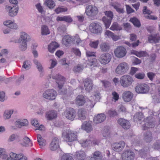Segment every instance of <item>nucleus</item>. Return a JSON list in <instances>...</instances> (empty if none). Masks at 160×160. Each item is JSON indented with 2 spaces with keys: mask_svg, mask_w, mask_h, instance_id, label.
Here are the masks:
<instances>
[{
  "mask_svg": "<svg viewBox=\"0 0 160 160\" xmlns=\"http://www.w3.org/2000/svg\"><path fill=\"white\" fill-rule=\"evenodd\" d=\"M19 45L18 48L20 51L22 52L24 51L27 48V43L24 42H18Z\"/></svg>",
  "mask_w": 160,
  "mask_h": 160,
  "instance_id": "obj_46",
  "label": "nucleus"
},
{
  "mask_svg": "<svg viewBox=\"0 0 160 160\" xmlns=\"http://www.w3.org/2000/svg\"><path fill=\"white\" fill-rule=\"evenodd\" d=\"M135 154L131 149L125 150L122 155V160H134Z\"/></svg>",
  "mask_w": 160,
  "mask_h": 160,
  "instance_id": "obj_7",
  "label": "nucleus"
},
{
  "mask_svg": "<svg viewBox=\"0 0 160 160\" xmlns=\"http://www.w3.org/2000/svg\"><path fill=\"white\" fill-rule=\"evenodd\" d=\"M112 58L111 55L108 53H103L101 54L99 58L100 62L104 65L108 63Z\"/></svg>",
  "mask_w": 160,
  "mask_h": 160,
  "instance_id": "obj_10",
  "label": "nucleus"
},
{
  "mask_svg": "<svg viewBox=\"0 0 160 160\" xmlns=\"http://www.w3.org/2000/svg\"><path fill=\"white\" fill-rule=\"evenodd\" d=\"M152 148L155 150H158L160 148V141L157 140L153 144Z\"/></svg>",
  "mask_w": 160,
  "mask_h": 160,
  "instance_id": "obj_53",
  "label": "nucleus"
},
{
  "mask_svg": "<svg viewBox=\"0 0 160 160\" xmlns=\"http://www.w3.org/2000/svg\"><path fill=\"white\" fill-rule=\"evenodd\" d=\"M98 11H85L87 15L89 16H92L95 15L98 13Z\"/></svg>",
  "mask_w": 160,
  "mask_h": 160,
  "instance_id": "obj_56",
  "label": "nucleus"
},
{
  "mask_svg": "<svg viewBox=\"0 0 160 160\" xmlns=\"http://www.w3.org/2000/svg\"><path fill=\"white\" fill-rule=\"evenodd\" d=\"M110 5L116 10H123V9L121 8V5L118 2L112 3Z\"/></svg>",
  "mask_w": 160,
  "mask_h": 160,
  "instance_id": "obj_49",
  "label": "nucleus"
},
{
  "mask_svg": "<svg viewBox=\"0 0 160 160\" xmlns=\"http://www.w3.org/2000/svg\"><path fill=\"white\" fill-rule=\"evenodd\" d=\"M92 122L85 121L82 125V129L88 133L92 130Z\"/></svg>",
  "mask_w": 160,
  "mask_h": 160,
  "instance_id": "obj_20",
  "label": "nucleus"
},
{
  "mask_svg": "<svg viewBox=\"0 0 160 160\" xmlns=\"http://www.w3.org/2000/svg\"><path fill=\"white\" fill-rule=\"evenodd\" d=\"M118 123L124 129H128L130 127L131 124L127 120L120 118L118 121Z\"/></svg>",
  "mask_w": 160,
  "mask_h": 160,
  "instance_id": "obj_17",
  "label": "nucleus"
},
{
  "mask_svg": "<svg viewBox=\"0 0 160 160\" xmlns=\"http://www.w3.org/2000/svg\"><path fill=\"white\" fill-rule=\"evenodd\" d=\"M78 119L81 120H85L86 118L87 112L85 109L81 108L78 111Z\"/></svg>",
  "mask_w": 160,
  "mask_h": 160,
  "instance_id": "obj_27",
  "label": "nucleus"
},
{
  "mask_svg": "<svg viewBox=\"0 0 160 160\" xmlns=\"http://www.w3.org/2000/svg\"><path fill=\"white\" fill-rule=\"evenodd\" d=\"M160 40V37L158 34L151 35L148 37V41L150 43H158Z\"/></svg>",
  "mask_w": 160,
  "mask_h": 160,
  "instance_id": "obj_26",
  "label": "nucleus"
},
{
  "mask_svg": "<svg viewBox=\"0 0 160 160\" xmlns=\"http://www.w3.org/2000/svg\"><path fill=\"white\" fill-rule=\"evenodd\" d=\"M106 118V115L103 113L98 114L94 117V122L96 123H100L104 121Z\"/></svg>",
  "mask_w": 160,
  "mask_h": 160,
  "instance_id": "obj_22",
  "label": "nucleus"
},
{
  "mask_svg": "<svg viewBox=\"0 0 160 160\" xmlns=\"http://www.w3.org/2000/svg\"><path fill=\"white\" fill-rule=\"evenodd\" d=\"M144 140L147 143H150L152 140L153 137L152 132L149 131L146 132L143 135Z\"/></svg>",
  "mask_w": 160,
  "mask_h": 160,
  "instance_id": "obj_24",
  "label": "nucleus"
},
{
  "mask_svg": "<svg viewBox=\"0 0 160 160\" xmlns=\"http://www.w3.org/2000/svg\"><path fill=\"white\" fill-rule=\"evenodd\" d=\"M20 156H22V154H17L13 152H11L10 154L9 157L12 158L14 160H18Z\"/></svg>",
  "mask_w": 160,
  "mask_h": 160,
  "instance_id": "obj_50",
  "label": "nucleus"
},
{
  "mask_svg": "<svg viewBox=\"0 0 160 160\" xmlns=\"http://www.w3.org/2000/svg\"><path fill=\"white\" fill-rule=\"evenodd\" d=\"M104 13L107 18L105 16L103 17L102 20L105 25L106 28H107L109 27L111 24L113 15L111 11H106Z\"/></svg>",
  "mask_w": 160,
  "mask_h": 160,
  "instance_id": "obj_3",
  "label": "nucleus"
},
{
  "mask_svg": "<svg viewBox=\"0 0 160 160\" xmlns=\"http://www.w3.org/2000/svg\"><path fill=\"white\" fill-rule=\"evenodd\" d=\"M13 110H5L4 112L3 117L5 119H8L10 118L11 115L13 113Z\"/></svg>",
  "mask_w": 160,
  "mask_h": 160,
  "instance_id": "obj_37",
  "label": "nucleus"
},
{
  "mask_svg": "<svg viewBox=\"0 0 160 160\" xmlns=\"http://www.w3.org/2000/svg\"><path fill=\"white\" fill-rule=\"evenodd\" d=\"M62 136L67 141L72 142L76 140L77 138L76 132L70 130H66L62 133Z\"/></svg>",
  "mask_w": 160,
  "mask_h": 160,
  "instance_id": "obj_1",
  "label": "nucleus"
},
{
  "mask_svg": "<svg viewBox=\"0 0 160 160\" xmlns=\"http://www.w3.org/2000/svg\"><path fill=\"white\" fill-rule=\"evenodd\" d=\"M33 62L36 66L37 68L39 71H42L43 69V67L40 62L38 60L34 59L33 60Z\"/></svg>",
  "mask_w": 160,
  "mask_h": 160,
  "instance_id": "obj_43",
  "label": "nucleus"
},
{
  "mask_svg": "<svg viewBox=\"0 0 160 160\" xmlns=\"http://www.w3.org/2000/svg\"><path fill=\"white\" fill-rule=\"evenodd\" d=\"M52 78L55 80L59 89H62L65 81V78L59 74L55 75H52Z\"/></svg>",
  "mask_w": 160,
  "mask_h": 160,
  "instance_id": "obj_9",
  "label": "nucleus"
},
{
  "mask_svg": "<svg viewBox=\"0 0 160 160\" xmlns=\"http://www.w3.org/2000/svg\"><path fill=\"white\" fill-rule=\"evenodd\" d=\"M85 102V98L83 95H78L75 99L76 104L79 106L83 105Z\"/></svg>",
  "mask_w": 160,
  "mask_h": 160,
  "instance_id": "obj_25",
  "label": "nucleus"
},
{
  "mask_svg": "<svg viewBox=\"0 0 160 160\" xmlns=\"http://www.w3.org/2000/svg\"><path fill=\"white\" fill-rule=\"evenodd\" d=\"M156 124V119L152 116H150L146 118V122L142 125L143 129L145 130L147 128L154 127Z\"/></svg>",
  "mask_w": 160,
  "mask_h": 160,
  "instance_id": "obj_5",
  "label": "nucleus"
},
{
  "mask_svg": "<svg viewBox=\"0 0 160 160\" xmlns=\"http://www.w3.org/2000/svg\"><path fill=\"white\" fill-rule=\"evenodd\" d=\"M133 97V93L130 91H126L123 92L122 94V99L125 102H129L132 98Z\"/></svg>",
  "mask_w": 160,
  "mask_h": 160,
  "instance_id": "obj_19",
  "label": "nucleus"
},
{
  "mask_svg": "<svg viewBox=\"0 0 160 160\" xmlns=\"http://www.w3.org/2000/svg\"><path fill=\"white\" fill-rule=\"evenodd\" d=\"M57 116L56 112L54 110L48 112L46 114V117L48 120H51L55 118Z\"/></svg>",
  "mask_w": 160,
  "mask_h": 160,
  "instance_id": "obj_28",
  "label": "nucleus"
},
{
  "mask_svg": "<svg viewBox=\"0 0 160 160\" xmlns=\"http://www.w3.org/2000/svg\"><path fill=\"white\" fill-rule=\"evenodd\" d=\"M30 141L29 138L27 137H25L22 139V142H21V144L25 147H28L29 146V143Z\"/></svg>",
  "mask_w": 160,
  "mask_h": 160,
  "instance_id": "obj_45",
  "label": "nucleus"
},
{
  "mask_svg": "<svg viewBox=\"0 0 160 160\" xmlns=\"http://www.w3.org/2000/svg\"><path fill=\"white\" fill-rule=\"evenodd\" d=\"M131 53L135 55L139 58L142 57H146L148 55L147 52L145 51H140L138 52L134 50L131 51Z\"/></svg>",
  "mask_w": 160,
  "mask_h": 160,
  "instance_id": "obj_34",
  "label": "nucleus"
},
{
  "mask_svg": "<svg viewBox=\"0 0 160 160\" xmlns=\"http://www.w3.org/2000/svg\"><path fill=\"white\" fill-rule=\"evenodd\" d=\"M59 141L56 138H53L50 144L49 148L51 151H55L59 148Z\"/></svg>",
  "mask_w": 160,
  "mask_h": 160,
  "instance_id": "obj_18",
  "label": "nucleus"
},
{
  "mask_svg": "<svg viewBox=\"0 0 160 160\" xmlns=\"http://www.w3.org/2000/svg\"><path fill=\"white\" fill-rule=\"evenodd\" d=\"M31 39L30 36L24 32H21L20 33V36L18 40V42L27 43Z\"/></svg>",
  "mask_w": 160,
  "mask_h": 160,
  "instance_id": "obj_14",
  "label": "nucleus"
},
{
  "mask_svg": "<svg viewBox=\"0 0 160 160\" xmlns=\"http://www.w3.org/2000/svg\"><path fill=\"white\" fill-rule=\"evenodd\" d=\"M72 158V156L69 154L63 155L62 157L61 160H71V159Z\"/></svg>",
  "mask_w": 160,
  "mask_h": 160,
  "instance_id": "obj_58",
  "label": "nucleus"
},
{
  "mask_svg": "<svg viewBox=\"0 0 160 160\" xmlns=\"http://www.w3.org/2000/svg\"><path fill=\"white\" fill-rule=\"evenodd\" d=\"M102 156L101 152L99 151H96L93 154V156L91 157L90 160H101Z\"/></svg>",
  "mask_w": 160,
  "mask_h": 160,
  "instance_id": "obj_31",
  "label": "nucleus"
},
{
  "mask_svg": "<svg viewBox=\"0 0 160 160\" xmlns=\"http://www.w3.org/2000/svg\"><path fill=\"white\" fill-rule=\"evenodd\" d=\"M89 29L92 33L96 34L101 33L102 31V28L98 24L93 22L89 26Z\"/></svg>",
  "mask_w": 160,
  "mask_h": 160,
  "instance_id": "obj_11",
  "label": "nucleus"
},
{
  "mask_svg": "<svg viewBox=\"0 0 160 160\" xmlns=\"http://www.w3.org/2000/svg\"><path fill=\"white\" fill-rule=\"evenodd\" d=\"M130 21L136 27L139 28L141 26L139 21L135 18H131Z\"/></svg>",
  "mask_w": 160,
  "mask_h": 160,
  "instance_id": "obj_41",
  "label": "nucleus"
},
{
  "mask_svg": "<svg viewBox=\"0 0 160 160\" xmlns=\"http://www.w3.org/2000/svg\"><path fill=\"white\" fill-rule=\"evenodd\" d=\"M57 95V93L55 91L52 89H48L44 92L43 97L46 99L52 100L55 99Z\"/></svg>",
  "mask_w": 160,
  "mask_h": 160,
  "instance_id": "obj_8",
  "label": "nucleus"
},
{
  "mask_svg": "<svg viewBox=\"0 0 160 160\" xmlns=\"http://www.w3.org/2000/svg\"><path fill=\"white\" fill-rule=\"evenodd\" d=\"M139 43V40H137L136 42H134L132 43H130V42H126L125 43L127 45L129 46V47H132L134 48L138 46V44Z\"/></svg>",
  "mask_w": 160,
  "mask_h": 160,
  "instance_id": "obj_54",
  "label": "nucleus"
},
{
  "mask_svg": "<svg viewBox=\"0 0 160 160\" xmlns=\"http://www.w3.org/2000/svg\"><path fill=\"white\" fill-rule=\"evenodd\" d=\"M65 44L68 46L69 44H71L74 41V38L69 35L66 36L64 37Z\"/></svg>",
  "mask_w": 160,
  "mask_h": 160,
  "instance_id": "obj_39",
  "label": "nucleus"
},
{
  "mask_svg": "<svg viewBox=\"0 0 160 160\" xmlns=\"http://www.w3.org/2000/svg\"><path fill=\"white\" fill-rule=\"evenodd\" d=\"M28 121L26 119L18 120L15 122V125L16 126H18L19 128H21L22 126H27L28 125Z\"/></svg>",
  "mask_w": 160,
  "mask_h": 160,
  "instance_id": "obj_32",
  "label": "nucleus"
},
{
  "mask_svg": "<svg viewBox=\"0 0 160 160\" xmlns=\"http://www.w3.org/2000/svg\"><path fill=\"white\" fill-rule=\"evenodd\" d=\"M50 33V32L47 26L43 25L41 28V34L42 35H46Z\"/></svg>",
  "mask_w": 160,
  "mask_h": 160,
  "instance_id": "obj_40",
  "label": "nucleus"
},
{
  "mask_svg": "<svg viewBox=\"0 0 160 160\" xmlns=\"http://www.w3.org/2000/svg\"><path fill=\"white\" fill-rule=\"evenodd\" d=\"M38 142L39 145L41 146H44L46 145V140L43 138L40 134H38L37 135Z\"/></svg>",
  "mask_w": 160,
  "mask_h": 160,
  "instance_id": "obj_36",
  "label": "nucleus"
},
{
  "mask_svg": "<svg viewBox=\"0 0 160 160\" xmlns=\"http://www.w3.org/2000/svg\"><path fill=\"white\" fill-rule=\"evenodd\" d=\"M64 114L67 119L73 121L76 116V112L74 109L70 108L66 109Z\"/></svg>",
  "mask_w": 160,
  "mask_h": 160,
  "instance_id": "obj_12",
  "label": "nucleus"
},
{
  "mask_svg": "<svg viewBox=\"0 0 160 160\" xmlns=\"http://www.w3.org/2000/svg\"><path fill=\"white\" fill-rule=\"evenodd\" d=\"M112 98L114 99L115 101L118 100L119 99V95L117 92L115 91L112 92Z\"/></svg>",
  "mask_w": 160,
  "mask_h": 160,
  "instance_id": "obj_61",
  "label": "nucleus"
},
{
  "mask_svg": "<svg viewBox=\"0 0 160 160\" xmlns=\"http://www.w3.org/2000/svg\"><path fill=\"white\" fill-rule=\"evenodd\" d=\"M44 3L50 9L53 8L55 6V3L52 0H46Z\"/></svg>",
  "mask_w": 160,
  "mask_h": 160,
  "instance_id": "obj_38",
  "label": "nucleus"
},
{
  "mask_svg": "<svg viewBox=\"0 0 160 160\" xmlns=\"http://www.w3.org/2000/svg\"><path fill=\"white\" fill-rule=\"evenodd\" d=\"M126 53V49L123 47H118L114 50L115 56L119 58H122L125 56Z\"/></svg>",
  "mask_w": 160,
  "mask_h": 160,
  "instance_id": "obj_13",
  "label": "nucleus"
},
{
  "mask_svg": "<svg viewBox=\"0 0 160 160\" xmlns=\"http://www.w3.org/2000/svg\"><path fill=\"white\" fill-rule=\"evenodd\" d=\"M110 29L112 31H118L120 30L121 28L117 22H114L112 23Z\"/></svg>",
  "mask_w": 160,
  "mask_h": 160,
  "instance_id": "obj_42",
  "label": "nucleus"
},
{
  "mask_svg": "<svg viewBox=\"0 0 160 160\" xmlns=\"http://www.w3.org/2000/svg\"><path fill=\"white\" fill-rule=\"evenodd\" d=\"M133 82L132 77L129 75H124L122 76L119 80L121 86L124 88L129 87Z\"/></svg>",
  "mask_w": 160,
  "mask_h": 160,
  "instance_id": "obj_2",
  "label": "nucleus"
},
{
  "mask_svg": "<svg viewBox=\"0 0 160 160\" xmlns=\"http://www.w3.org/2000/svg\"><path fill=\"white\" fill-rule=\"evenodd\" d=\"M150 11H143V14H144V17L149 19H152L155 20L157 19V18H153V16L150 15V13L149 12Z\"/></svg>",
  "mask_w": 160,
  "mask_h": 160,
  "instance_id": "obj_47",
  "label": "nucleus"
},
{
  "mask_svg": "<svg viewBox=\"0 0 160 160\" xmlns=\"http://www.w3.org/2000/svg\"><path fill=\"white\" fill-rule=\"evenodd\" d=\"M86 157L85 153L82 150L76 152L74 155L75 158L77 160H84Z\"/></svg>",
  "mask_w": 160,
  "mask_h": 160,
  "instance_id": "obj_23",
  "label": "nucleus"
},
{
  "mask_svg": "<svg viewBox=\"0 0 160 160\" xmlns=\"http://www.w3.org/2000/svg\"><path fill=\"white\" fill-rule=\"evenodd\" d=\"M18 11H8V15L11 17H14L16 16L18 13Z\"/></svg>",
  "mask_w": 160,
  "mask_h": 160,
  "instance_id": "obj_63",
  "label": "nucleus"
},
{
  "mask_svg": "<svg viewBox=\"0 0 160 160\" xmlns=\"http://www.w3.org/2000/svg\"><path fill=\"white\" fill-rule=\"evenodd\" d=\"M22 67L27 70H28L31 68L30 62L29 61H25L23 62Z\"/></svg>",
  "mask_w": 160,
  "mask_h": 160,
  "instance_id": "obj_51",
  "label": "nucleus"
},
{
  "mask_svg": "<svg viewBox=\"0 0 160 160\" xmlns=\"http://www.w3.org/2000/svg\"><path fill=\"white\" fill-rule=\"evenodd\" d=\"M125 146V143L123 141L118 143H114L112 145V148L114 151L119 152L122 150Z\"/></svg>",
  "mask_w": 160,
  "mask_h": 160,
  "instance_id": "obj_15",
  "label": "nucleus"
},
{
  "mask_svg": "<svg viewBox=\"0 0 160 160\" xmlns=\"http://www.w3.org/2000/svg\"><path fill=\"white\" fill-rule=\"evenodd\" d=\"M89 62L88 64L91 66L92 65H93L94 66L97 65V60L95 58H92L91 60H90V61H89Z\"/></svg>",
  "mask_w": 160,
  "mask_h": 160,
  "instance_id": "obj_57",
  "label": "nucleus"
},
{
  "mask_svg": "<svg viewBox=\"0 0 160 160\" xmlns=\"http://www.w3.org/2000/svg\"><path fill=\"white\" fill-rule=\"evenodd\" d=\"M145 75V74L143 72H139L136 73L135 75V77L138 79H142L144 78Z\"/></svg>",
  "mask_w": 160,
  "mask_h": 160,
  "instance_id": "obj_55",
  "label": "nucleus"
},
{
  "mask_svg": "<svg viewBox=\"0 0 160 160\" xmlns=\"http://www.w3.org/2000/svg\"><path fill=\"white\" fill-rule=\"evenodd\" d=\"M149 90V86L145 83L137 84L135 88V91L138 93H146Z\"/></svg>",
  "mask_w": 160,
  "mask_h": 160,
  "instance_id": "obj_6",
  "label": "nucleus"
},
{
  "mask_svg": "<svg viewBox=\"0 0 160 160\" xmlns=\"http://www.w3.org/2000/svg\"><path fill=\"white\" fill-rule=\"evenodd\" d=\"M59 47L58 44L55 42H52L48 46V49L51 53H53L56 49Z\"/></svg>",
  "mask_w": 160,
  "mask_h": 160,
  "instance_id": "obj_29",
  "label": "nucleus"
},
{
  "mask_svg": "<svg viewBox=\"0 0 160 160\" xmlns=\"http://www.w3.org/2000/svg\"><path fill=\"white\" fill-rule=\"evenodd\" d=\"M49 13L48 12H46V11H38L37 13L38 15L43 18L44 20L47 17V15Z\"/></svg>",
  "mask_w": 160,
  "mask_h": 160,
  "instance_id": "obj_48",
  "label": "nucleus"
},
{
  "mask_svg": "<svg viewBox=\"0 0 160 160\" xmlns=\"http://www.w3.org/2000/svg\"><path fill=\"white\" fill-rule=\"evenodd\" d=\"M143 118V114L141 112L136 113L134 116L133 120L138 123L141 121Z\"/></svg>",
  "mask_w": 160,
  "mask_h": 160,
  "instance_id": "obj_35",
  "label": "nucleus"
},
{
  "mask_svg": "<svg viewBox=\"0 0 160 160\" xmlns=\"http://www.w3.org/2000/svg\"><path fill=\"white\" fill-rule=\"evenodd\" d=\"M85 89L88 92H89L93 88V84L92 80L88 78H87L84 81Z\"/></svg>",
  "mask_w": 160,
  "mask_h": 160,
  "instance_id": "obj_16",
  "label": "nucleus"
},
{
  "mask_svg": "<svg viewBox=\"0 0 160 160\" xmlns=\"http://www.w3.org/2000/svg\"><path fill=\"white\" fill-rule=\"evenodd\" d=\"M148 77L150 80L152 81L153 78L155 76V74L153 72H150L147 74Z\"/></svg>",
  "mask_w": 160,
  "mask_h": 160,
  "instance_id": "obj_62",
  "label": "nucleus"
},
{
  "mask_svg": "<svg viewBox=\"0 0 160 160\" xmlns=\"http://www.w3.org/2000/svg\"><path fill=\"white\" fill-rule=\"evenodd\" d=\"M100 95V93L99 92H95L94 95V97L95 98V99L93 100H89V101L88 102V103L90 107L93 108L96 102L99 101L101 98Z\"/></svg>",
  "mask_w": 160,
  "mask_h": 160,
  "instance_id": "obj_21",
  "label": "nucleus"
},
{
  "mask_svg": "<svg viewBox=\"0 0 160 160\" xmlns=\"http://www.w3.org/2000/svg\"><path fill=\"white\" fill-rule=\"evenodd\" d=\"M18 25L15 23L12 22L10 26H9V28L12 29L16 30L18 28Z\"/></svg>",
  "mask_w": 160,
  "mask_h": 160,
  "instance_id": "obj_60",
  "label": "nucleus"
},
{
  "mask_svg": "<svg viewBox=\"0 0 160 160\" xmlns=\"http://www.w3.org/2000/svg\"><path fill=\"white\" fill-rule=\"evenodd\" d=\"M57 21H64L68 23H71L72 22V19L69 16H65L62 17L58 16L57 18Z\"/></svg>",
  "mask_w": 160,
  "mask_h": 160,
  "instance_id": "obj_30",
  "label": "nucleus"
},
{
  "mask_svg": "<svg viewBox=\"0 0 160 160\" xmlns=\"http://www.w3.org/2000/svg\"><path fill=\"white\" fill-rule=\"evenodd\" d=\"M139 153L140 156L141 158H145L146 156V151L143 149H142L139 150Z\"/></svg>",
  "mask_w": 160,
  "mask_h": 160,
  "instance_id": "obj_64",
  "label": "nucleus"
},
{
  "mask_svg": "<svg viewBox=\"0 0 160 160\" xmlns=\"http://www.w3.org/2000/svg\"><path fill=\"white\" fill-rule=\"evenodd\" d=\"M108 113L110 117H114L118 115L117 112L115 110H110L108 111Z\"/></svg>",
  "mask_w": 160,
  "mask_h": 160,
  "instance_id": "obj_59",
  "label": "nucleus"
},
{
  "mask_svg": "<svg viewBox=\"0 0 160 160\" xmlns=\"http://www.w3.org/2000/svg\"><path fill=\"white\" fill-rule=\"evenodd\" d=\"M83 69V67L82 65L78 64L73 68V70L74 72L77 73L82 72Z\"/></svg>",
  "mask_w": 160,
  "mask_h": 160,
  "instance_id": "obj_44",
  "label": "nucleus"
},
{
  "mask_svg": "<svg viewBox=\"0 0 160 160\" xmlns=\"http://www.w3.org/2000/svg\"><path fill=\"white\" fill-rule=\"evenodd\" d=\"M128 66L127 63L122 62L119 64L115 70L116 73L118 75H123L128 70Z\"/></svg>",
  "mask_w": 160,
  "mask_h": 160,
  "instance_id": "obj_4",
  "label": "nucleus"
},
{
  "mask_svg": "<svg viewBox=\"0 0 160 160\" xmlns=\"http://www.w3.org/2000/svg\"><path fill=\"white\" fill-rule=\"evenodd\" d=\"M110 48V46L108 43L104 42L102 43L100 45V49L102 52H108Z\"/></svg>",
  "mask_w": 160,
  "mask_h": 160,
  "instance_id": "obj_33",
  "label": "nucleus"
},
{
  "mask_svg": "<svg viewBox=\"0 0 160 160\" xmlns=\"http://www.w3.org/2000/svg\"><path fill=\"white\" fill-rule=\"evenodd\" d=\"M99 43V41L97 40L95 41L91 42L89 43L90 46L92 48H97Z\"/></svg>",
  "mask_w": 160,
  "mask_h": 160,
  "instance_id": "obj_52",
  "label": "nucleus"
}]
</instances>
